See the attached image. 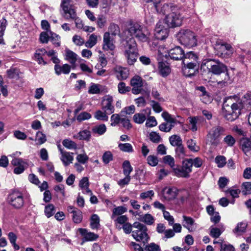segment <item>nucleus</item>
Here are the masks:
<instances>
[{"mask_svg": "<svg viewBox=\"0 0 251 251\" xmlns=\"http://www.w3.org/2000/svg\"><path fill=\"white\" fill-rule=\"evenodd\" d=\"M127 34L125 45V56L129 65H133L137 60L138 51L134 37L142 42H146L148 38L143 32L142 26L136 22H130L125 32Z\"/></svg>", "mask_w": 251, "mask_h": 251, "instance_id": "f257e3e1", "label": "nucleus"}, {"mask_svg": "<svg viewBox=\"0 0 251 251\" xmlns=\"http://www.w3.org/2000/svg\"><path fill=\"white\" fill-rule=\"evenodd\" d=\"M201 70H207L208 73L216 75L226 73V76L224 79V83H227L229 79L227 66L218 59L211 58L204 59L201 65Z\"/></svg>", "mask_w": 251, "mask_h": 251, "instance_id": "f03ea898", "label": "nucleus"}, {"mask_svg": "<svg viewBox=\"0 0 251 251\" xmlns=\"http://www.w3.org/2000/svg\"><path fill=\"white\" fill-rule=\"evenodd\" d=\"M248 105L251 106V95H243L241 102L233 103L231 105L230 111H228L223 107L222 114L227 120L233 121L240 115L243 107Z\"/></svg>", "mask_w": 251, "mask_h": 251, "instance_id": "7ed1b4c3", "label": "nucleus"}, {"mask_svg": "<svg viewBox=\"0 0 251 251\" xmlns=\"http://www.w3.org/2000/svg\"><path fill=\"white\" fill-rule=\"evenodd\" d=\"M177 36L179 43L187 47L192 48L197 45L195 33L189 29L180 30Z\"/></svg>", "mask_w": 251, "mask_h": 251, "instance_id": "20e7f679", "label": "nucleus"}, {"mask_svg": "<svg viewBox=\"0 0 251 251\" xmlns=\"http://www.w3.org/2000/svg\"><path fill=\"white\" fill-rule=\"evenodd\" d=\"M147 230V227L145 225L135 222L133 223L132 236L137 241L142 242L145 244L148 242L150 239Z\"/></svg>", "mask_w": 251, "mask_h": 251, "instance_id": "39448f33", "label": "nucleus"}, {"mask_svg": "<svg viewBox=\"0 0 251 251\" xmlns=\"http://www.w3.org/2000/svg\"><path fill=\"white\" fill-rule=\"evenodd\" d=\"M181 12V9L177 6L166 16L165 22L168 27H175L181 25L183 18Z\"/></svg>", "mask_w": 251, "mask_h": 251, "instance_id": "423d86ee", "label": "nucleus"}, {"mask_svg": "<svg viewBox=\"0 0 251 251\" xmlns=\"http://www.w3.org/2000/svg\"><path fill=\"white\" fill-rule=\"evenodd\" d=\"M130 85L132 87V92L133 94H139L143 91H145V94L150 93L148 90L147 82L139 75H135L131 79Z\"/></svg>", "mask_w": 251, "mask_h": 251, "instance_id": "0eeeda50", "label": "nucleus"}, {"mask_svg": "<svg viewBox=\"0 0 251 251\" xmlns=\"http://www.w3.org/2000/svg\"><path fill=\"white\" fill-rule=\"evenodd\" d=\"M71 0H62L60 7L62 10V16L66 20L74 19L77 15L74 6L71 3Z\"/></svg>", "mask_w": 251, "mask_h": 251, "instance_id": "6e6552de", "label": "nucleus"}, {"mask_svg": "<svg viewBox=\"0 0 251 251\" xmlns=\"http://www.w3.org/2000/svg\"><path fill=\"white\" fill-rule=\"evenodd\" d=\"M216 54L223 58L231 57L233 53V49L230 44L216 43L214 46Z\"/></svg>", "mask_w": 251, "mask_h": 251, "instance_id": "1a4fd4ad", "label": "nucleus"}, {"mask_svg": "<svg viewBox=\"0 0 251 251\" xmlns=\"http://www.w3.org/2000/svg\"><path fill=\"white\" fill-rule=\"evenodd\" d=\"M182 64V72L185 76L191 77L198 72L199 68L198 61L189 62L188 60H183Z\"/></svg>", "mask_w": 251, "mask_h": 251, "instance_id": "9d476101", "label": "nucleus"}, {"mask_svg": "<svg viewBox=\"0 0 251 251\" xmlns=\"http://www.w3.org/2000/svg\"><path fill=\"white\" fill-rule=\"evenodd\" d=\"M9 203L16 209L22 208L24 205L23 194L19 191H14L8 197Z\"/></svg>", "mask_w": 251, "mask_h": 251, "instance_id": "9b49d317", "label": "nucleus"}, {"mask_svg": "<svg viewBox=\"0 0 251 251\" xmlns=\"http://www.w3.org/2000/svg\"><path fill=\"white\" fill-rule=\"evenodd\" d=\"M225 129L220 126L213 127L209 131L207 137L211 145L217 146L219 144L218 138L225 131Z\"/></svg>", "mask_w": 251, "mask_h": 251, "instance_id": "f8f14e48", "label": "nucleus"}, {"mask_svg": "<svg viewBox=\"0 0 251 251\" xmlns=\"http://www.w3.org/2000/svg\"><path fill=\"white\" fill-rule=\"evenodd\" d=\"M161 0H154L153 2L154 6L157 13L166 15L169 13L171 12L174 7H176L177 6L172 3H164L162 4L161 3Z\"/></svg>", "mask_w": 251, "mask_h": 251, "instance_id": "ddd939ff", "label": "nucleus"}, {"mask_svg": "<svg viewBox=\"0 0 251 251\" xmlns=\"http://www.w3.org/2000/svg\"><path fill=\"white\" fill-rule=\"evenodd\" d=\"M11 163L13 166H15L13 172L17 175L23 173L28 167L27 163L22 158H14Z\"/></svg>", "mask_w": 251, "mask_h": 251, "instance_id": "4468645a", "label": "nucleus"}, {"mask_svg": "<svg viewBox=\"0 0 251 251\" xmlns=\"http://www.w3.org/2000/svg\"><path fill=\"white\" fill-rule=\"evenodd\" d=\"M169 33V29L165 28L160 22L158 23L154 29V36L156 39L163 40L166 39Z\"/></svg>", "mask_w": 251, "mask_h": 251, "instance_id": "2eb2a0df", "label": "nucleus"}, {"mask_svg": "<svg viewBox=\"0 0 251 251\" xmlns=\"http://www.w3.org/2000/svg\"><path fill=\"white\" fill-rule=\"evenodd\" d=\"M168 55L173 60H182L184 56V51L179 46H176L168 51Z\"/></svg>", "mask_w": 251, "mask_h": 251, "instance_id": "dca6fc26", "label": "nucleus"}, {"mask_svg": "<svg viewBox=\"0 0 251 251\" xmlns=\"http://www.w3.org/2000/svg\"><path fill=\"white\" fill-rule=\"evenodd\" d=\"M112 101L113 98L109 95L105 96L102 100L101 102L102 108L108 114H111L114 112V107L112 104Z\"/></svg>", "mask_w": 251, "mask_h": 251, "instance_id": "f3484780", "label": "nucleus"}, {"mask_svg": "<svg viewBox=\"0 0 251 251\" xmlns=\"http://www.w3.org/2000/svg\"><path fill=\"white\" fill-rule=\"evenodd\" d=\"M67 211L72 214V220L75 224H79L83 219L82 212L79 209L73 206H68Z\"/></svg>", "mask_w": 251, "mask_h": 251, "instance_id": "a211bd4d", "label": "nucleus"}, {"mask_svg": "<svg viewBox=\"0 0 251 251\" xmlns=\"http://www.w3.org/2000/svg\"><path fill=\"white\" fill-rule=\"evenodd\" d=\"M114 74L116 77L120 80L126 79L129 75V70L126 68L120 66H116L114 68Z\"/></svg>", "mask_w": 251, "mask_h": 251, "instance_id": "6ab92c4d", "label": "nucleus"}, {"mask_svg": "<svg viewBox=\"0 0 251 251\" xmlns=\"http://www.w3.org/2000/svg\"><path fill=\"white\" fill-rule=\"evenodd\" d=\"M113 39L111 38L109 32H106L103 35V44L102 49L105 50H113L115 49Z\"/></svg>", "mask_w": 251, "mask_h": 251, "instance_id": "aec40b11", "label": "nucleus"}, {"mask_svg": "<svg viewBox=\"0 0 251 251\" xmlns=\"http://www.w3.org/2000/svg\"><path fill=\"white\" fill-rule=\"evenodd\" d=\"M162 193L165 199L170 201L176 198L177 196V190L174 187H165L162 191Z\"/></svg>", "mask_w": 251, "mask_h": 251, "instance_id": "412c9836", "label": "nucleus"}, {"mask_svg": "<svg viewBox=\"0 0 251 251\" xmlns=\"http://www.w3.org/2000/svg\"><path fill=\"white\" fill-rule=\"evenodd\" d=\"M88 92L92 94L106 93L108 92V89L105 86L101 85L91 83L88 90Z\"/></svg>", "mask_w": 251, "mask_h": 251, "instance_id": "4be33fe9", "label": "nucleus"}, {"mask_svg": "<svg viewBox=\"0 0 251 251\" xmlns=\"http://www.w3.org/2000/svg\"><path fill=\"white\" fill-rule=\"evenodd\" d=\"M80 234L83 237L84 241H95L98 238V235L93 232H88L85 228L78 229Z\"/></svg>", "mask_w": 251, "mask_h": 251, "instance_id": "5701e85b", "label": "nucleus"}, {"mask_svg": "<svg viewBox=\"0 0 251 251\" xmlns=\"http://www.w3.org/2000/svg\"><path fill=\"white\" fill-rule=\"evenodd\" d=\"M158 69L159 74L162 77L167 76L171 73V68L168 63L162 61L158 63Z\"/></svg>", "mask_w": 251, "mask_h": 251, "instance_id": "b1692460", "label": "nucleus"}, {"mask_svg": "<svg viewBox=\"0 0 251 251\" xmlns=\"http://www.w3.org/2000/svg\"><path fill=\"white\" fill-rule=\"evenodd\" d=\"M79 186L82 190V192L85 194L92 195V191L89 188V182L87 177H83L79 181Z\"/></svg>", "mask_w": 251, "mask_h": 251, "instance_id": "393cba45", "label": "nucleus"}, {"mask_svg": "<svg viewBox=\"0 0 251 251\" xmlns=\"http://www.w3.org/2000/svg\"><path fill=\"white\" fill-rule=\"evenodd\" d=\"M60 151L61 154L60 159L64 165L67 166L72 163L74 160L73 153L63 151L61 149H60Z\"/></svg>", "mask_w": 251, "mask_h": 251, "instance_id": "a878e982", "label": "nucleus"}, {"mask_svg": "<svg viewBox=\"0 0 251 251\" xmlns=\"http://www.w3.org/2000/svg\"><path fill=\"white\" fill-rule=\"evenodd\" d=\"M54 71L55 74L58 75H61L62 73L68 74L71 71V66L68 64H65L62 66L56 64L54 66Z\"/></svg>", "mask_w": 251, "mask_h": 251, "instance_id": "bb28decb", "label": "nucleus"}, {"mask_svg": "<svg viewBox=\"0 0 251 251\" xmlns=\"http://www.w3.org/2000/svg\"><path fill=\"white\" fill-rule=\"evenodd\" d=\"M183 222L182 223L184 227H186L189 231H193L195 230L194 227V220L189 217L183 216Z\"/></svg>", "mask_w": 251, "mask_h": 251, "instance_id": "cd10ccee", "label": "nucleus"}, {"mask_svg": "<svg viewBox=\"0 0 251 251\" xmlns=\"http://www.w3.org/2000/svg\"><path fill=\"white\" fill-rule=\"evenodd\" d=\"M173 171L175 175L179 177L188 178L190 177V174L188 172H185V170L182 167H177L173 168Z\"/></svg>", "mask_w": 251, "mask_h": 251, "instance_id": "c85d7f7f", "label": "nucleus"}, {"mask_svg": "<svg viewBox=\"0 0 251 251\" xmlns=\"http://www.w3.org/2000/svg\"><path fill=\"white\" fill-rule=\"evenodd\" d=\"M77 55L73 51L67 49L66 50V59L72 65H74L77 60Z\"/></svg>", "mask_w": 251, "mask_h": 251, "instance_id": "c756f323", "label": "nucleus"}, {"mask_svg": "<svg viewBox=\"0 0 251 251\" xmlns=\"http://www.w3.org/2000/svg\"><path fill=\"white\" fill-rule=\"evenodd\" d=\"M247 224L245 222L239 223L236 227L233 230V232L237 235H241L246 231Z\"/></svg>", "mask_w": 251, "mask_h": 251, "instance_id": "7c9ffc66", "label": "nucleus"}, {"mask_svg": "<svg viewBox=\"0 0 251 251\" xmlns=\"http://www.w3.org/2000/svg\"><path fill=\"white\" fill-rule=\"evenodd\" d=\"M106 131V127L104 124L96 125L92 128L93 133L99 135H103Z\"/></svg>", "mask_w": 251, "mask_h": 251, "instance_id": "2f4dec72", "label": "nucleus"}, {"mask_svg": "<svg viewBox=\"0 0 251 251\" xmlns=\"http://www.w3.org/2000/svg\"><path fill=\"white\" fill-rule=\"evenodd\" d=\"M127 208L124 206H117L113 209L111 218L114 219L116 216H121L127 212Z\"/></svg>", "mask_w": 251, "mask_h": 251, "instance_id": "473e14b6", "label": "nucleus"}, {"mask_svg": "<svg viewBox=\"0 0 251 251\" xmlns=\"http://www.w3.org/2000/svg\"><path fill=\"white\" fill-rule=\"evenodd\" d=\"M242 149L246 155L251 151V140L248 139H243L241 142Z\"/></svg>", "mask_w": 251, "mask_h": 251, "instance_id": "72a5a7b5", "label": "nucleus"}, {"mask_svg": "<svg viewBox=\"0 0 251 251\" xmlns=\"http://www.w3.org/2000/svg\"><path fill=\"white\" fill-rule=\"evenodd\" d=\"M170 144L174 147H178L182 145V140L181 137L177 135H173L169 137Z\"/></svg>", "mask_w": 251, "mask_h": 251, "instance_id": "f704fd0d", "label": "nucleus"}, {"mask_svg": "<svg viewBox=\"0 0 251 251\" xmlns=\"http://www.w3.org/2000/svg\"><path fill=\"white\" fill-rule=\"evenodd\" d=\"M186 144L187 148L192 152H198L200 150V147L197 145V142L193 139L188 140Z\"/></svg>", "mask_w": 251, "mask_h": 251, "instance_id": "c9c22d12", "label": "nucleus"}, {"mask_svg": "<svg viewBox=\"0 0 251 251\" xmlns=\"http://www.w3.org/2000/svg\"><path fill=\"white\" fill-rule=\"evenodd\" d=\"M100 218L97 214H93L91 218L90 226L93 229H98L100 226Z\"/></svg>", "mask_w": 251, "mask_h": 251, "instance_id": "e433bc0d", "label": "nucleus"}, {"mask_svg": "<svg viewBox=\"0 0 251 251\" xmlns=\"http://www.w3.org/2000/svg\"><path fill=\"white\" fill-rule=\"evenodd\" d=\"M224 230L225 228L223 226H222L220 228L211 227L210 235L213 238H217L221 235Z\"/></svg>", "mask_w": 251, "mask_h": 251, "instance_id": "4c0bfd02", "label": "nucleus"}, {"mask_svg": "<svg viewBox=\"0 0 251 251\" xmlns=\"http://www.w3.org/2000/svg\"><path fill=\"white\" fill-rule=\"evenodd\" d=\"M139 220L148 225H152L154 221L153 216L150 214H146L141 216Z\"/></svg>", "mask_w": 251, "mask_h": 251, "instance_id": "58836bf2", "label": "nucleus"}, {"mask_svg": "<svg viewBox=\"0 0 251 251\" xmlns=\"http://www.w3.org/2000/svg\"><path fill=\"white\" fill-rule=\"evenodd\" d=\"M118 148L120 151L125 152H132L134 150L132 146L130 143H119Z\"/></svg>", "mask_w": 251, "mask_h": 251, "instance_id": "ea45409f", "label": "nucleus"}, {"mask_svg": "<svg viewBox=\"0 0 251 251\" xmlns=\"http://www.w3.org/2000/svg\"><path fill=\"white\" fill-rule=\"evenodd\" d=\"M20 71L16 68H10L7 71V75L9 78L15 79L19 78Z\"/></svg>", "mask_w": 251, "mask_h": 251, "instance_id": "a19ab883", "label": "nucleus"}, {"mask_svg": "<svg viewBox=\"0 0 251 251\" xmlns=\"http://www.w3.org/2000/svg\"><path fill=\"white\" fill-rule=\"evenodd\" d=\"M7 25V21L4 18L0 19V44L3 43V35Z\"/></svg>", "mask_w": 251, "mask_h": 251, "instance_id": "79ce46f5", "label": "nucleus"}, {"mask_svg": "<svg viewBox=\"0 0 251 251\" xmlns=\"http://www.w3.org/2000/svg\"><path fill=\"white\" fill-rule=\"evenodd\" d=\"M35 141L37 142V145H42L46 142V136L42 132L39 131L36 133Z\"/></svg>", "mask_w": 251, "mask_h": 251, "instance_id": "37998d69", "label": "nucleus"}, {"mask_svg": "<svg viewBox=\"0 0 251 251\" xmlns=\"http://www.w3.org/2000/svg\"><path fill=\"white\" fill-rule=\"evenodd\" d=\"M123 173L126 176H130L133 168L129 161L126 160L123 163Z\"/></svg>", "mask_w": 251, "mask_h": 251, "instance_id": "c03bdc74", "label": "nucleus"}, {"mask_svg": "<svg viewBox=\"0 0 251 251\" xmlns=\"http://www.w3.org/2000/svg\"><path fill=\"white\" fill-rule=\"evenodd\" d=\"M182 167L185 170V172H188L189 174L191 173L193 167V163H192V159H186L183 161Z\"/></svg>", "mask_w": 251, "mask_h": 251, "instance_id": "a18cd8bd", "label": "nucleus"}, {"mask_svg": "<svg viewBox=\"0 0 251 251\" xmlns=\"http://www.w3.org/2000/svg\"><path fill=\"white\" fill-rule=\"evenodd\" d=\"M50 39L52 42L53 44L56 47H59L60 46V42L59 41L60 38V36L51 31H50Z\"/></svg>", "mask_w": 251, "mask_h": 251, "instance_id": "49530a36", "label": "nucleus"}, {"mask_svg": "<svg viewBox=\"0 0 251 251\" xmlns=\"http://www.w3.org/2000/svg\"><path fill=\"white\" fill-rule=\"evenodd\" d=\"M175 125L168 122H164L159 125V128L161 131L168 132L174 127Z\"/></svg>", "mask_w": 251, "mask_h": 251, "instance_id": "de8ad7c7", "label": "nucleus"}, {"mask_svg": "<svg viewBox=\"0 0 251 251\" xmlns=\"http://www.w3.org/2000/svg\"><path fill=\"white\" fill-rule=\"evenodd\" d=\"M107 114H108L106 112H102L100 110H98L96 112L94 117L97 120L107 121L108 119V117Z\"/></svg>", "mask_w": 251, "mask_h": 251, "instance_id": "09e8293b", "label": "nucleus"}, {"mask_svg": "<svg viewBox=\"0 0 251 251\" xmlns=\"http://www.w3.org/2000/svg\"><path fill=\"white\" fill-rule=\"evenodd\" d=\"M45 214L48 218L51 217L55 212V207L52 204H49L45 208Z\"/></svg>", "mask_w": 251, "mask_h": 251, "instance_id": "8fccbe9b", "label": "nucleus"}, {"mask_svg": "<svg viewBox=\"0 0 251 251\" xmlns=\"http://www.w3.org/2000/svg\"><path fill=\"white\" fill-rule=\"evenodd\" d=\"M135 123L139 124H142L146 119V116L144 113H136L133 117Z\"/></svg>", "mask_w": 251, "mask_h": 251, "instance_id": "3c124183", "label": "nucleus"}, {"mask_svg": "<svg viewBox=\"0 0 251 251\" xmlns=\"http://www.w3.org/2000/svg\"><path fill=\"white\" fill-rule=\"evenodd\" d=\"M97 41V37L94 34L90 35L89 40L85 43V45L87 48H92L94 46Z\"/></svg>", "mask_w": 251, "mask_h": 251, "instance_id": "603ef678", "label": "nucleus"}, {"mask_svg": "<svg viewBox=\"0 0 251 251\" xmlns=\"http://www.w3.org/2000/svg\"><path fill=\"white\" fill-rule=\"evenodd\" d=\"M91 132L87 130H83L78 133V138L80 140L89 141L91 138Z\"/></svg>", "mask_w": 251, "mask_h": 251, "instance_id": "864d4df0", "label": "nucleus"}, {"mask_svg": "<svg viewBox=\"0 0 251 251\" xmlns=\"http://www.w3.org/2000/svg\"><path fill=\"white\" fill-rule=\"evenodd\" d=\"M175 151L176 155L179 158H183L186 155L185 149L183 145L176 147Z\"/></svg>", "mask_w": 251, "mask_h": 251, "instance_id": "5fc2aeb1", "label": "nucleus"}, {"mask_svg": "<svg viewBox=\"0 0 251 251\" xmlns=\"http://www.w3.org/2000/svg\"><path fill=\"white\" fill-rule=\"evenodd\" d=\"M215 161L219 168L223 167L226 163V158L222 155H218L216 156Z\"/></svg>", "mask_w": 251, "mask_h": 251, "instance_id": "6e6d98bb", "label": "nucleus"}, {"mask_svg": "<svg viewBox=\"0 0 251 251\" xmlns=\"http://www.w3.org/2000/svg\"><path fill=\"white\" fill-rule=\"evenodd\" d=\"M92 117L91 115L87 112H83L80 113L76 116V120L79 122L83 121L90 119Z\"/></svg>", "mask_w": 251, "mask_h": 251, "instance_id": "4d7b16f0", "label": "nucleus"}, {"mask_svg": "<svg viewBox=\"0 0 251 251\" xmlns=\"http://www.w3.org/2000/svg\"><path fill=\"white\" fill-rule=\"evenodd\" d=\"M242 192L244 195L251 194V182H244L242 185Z\"/></svg>", "mask_w": 251, "mask_h": 251, "instance_id": "13d9d810", "label": "nucleus"}, {"mask_svg": "<svg viewBox=\"0 0 251 251\" xmlns=\"http://www.w3.org/2000/svg\"><path fill=\"white\" fill-rule=\"evenodd\" d=\"M102 159L105 164H108L113 160V154L110 151H105L102 156Z\"/></svg>", "mask_w": 251, "mask_h": 251, "instance_id": "bf43d9fd", "label": "nucleus"}, {"mask_svg": "<svg viewBox=\"0 0 251 251\" xmlns=\"http://www.w3.org/2000/svg\"><path fill=\"white\" fill-rule=\"evenodd\" d=\"M162 117L165 120L166 122H168L171 124L176 125V120L173 118L172 116L167 112H163L162 113Z\"/></svg>", "mask_w": 251, "mask_h": 251, "instance_id": "052dcab7", "label": "nucleus"}, {"mask_svg": "<svg viewBox=\"0 0 251 251\" xmlns=\"http://www.w3.org/2000/svg\"><path fill=\"white\" fill-rule=\"evenodd\" d=\"M198 57L196 54L193 51H189L186 53H184L183 60H192L191 61H198Z\"/></svg>", "mask_w": 251, "mask_h": 251, "instance_id": "680f3d73", "label": "nucleus"}, {"mask_svg": "<svg viewBox=\"0 0 251 251\" xmlns=\"http://www.w3.org/2000/svg\"><path fill=\"white\" fill-rule=\"evenodd\" d=\"M106 22V18L104 15H99L97 20V25L99 27L103 28L105 25Z\"/></svg>", "mask_w": 251, "mask_h": 251, "instance_id": "e2e57ef3", "label": "nucleus"}, {"mask_svg": "<svg viewBox=\"0 0 251 251\" xmlns=\"http://www.w3.org/2000/svg\"><path fill=\"white\" fill-rule=\"evenodd\" d=\"M154 192L153 190H149L146 192H142L140 194V199L141 200H145L149 198L151 200L154 197Z\"/></svg>", "mask_w": 251, "mask_h": 251, "instance_id": "0e129e2a", "label": "nucleus"}, {"mask_svg": "<svg viewBox=\"0 0 251 251\" xmlns=\"http://www.w3.org/2000/svg\"><path fill=\"white\" fill-rule=\"evenodd\" d=\"M223 142L228 146L232 147L235 143V139L231 135H228L224 138Z\"/></svg>", "mask_w": 251, "mask_h": 251, "instance_id": "69168bd1", "label": "nucleus"}, {"mask_svg": "<svg viewBox=\"0 0 251 251\" xmlns=\"http://www.w3.org/2000/svg\"><path fill=\"white\" fill-rule=\"evenodd\" d=\"M135 112V106L133 105H131L129 106L124 108L121 112V114L122 116H124L126 114H132Z\"/></svg>", "mask_w": 251, "mask_h": 251, "instance_id": "338daca9", "label": "nucleus"}, {"mask_svg": "<svg viewBox=\"0 0 251 251\" xmlns=\"http://www.w3.org/2000/svg\"><path fill=\"white\" fill-rule=\"evenodd\" d=\"M145 251H160V248L159 245L151 243L146 246L145 249Z\"/></svg>", "mask_w": 251, "mask_h": 251, "instance_id": "774afa93", "label": "nucleus"}]
</instances>
